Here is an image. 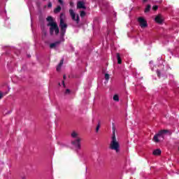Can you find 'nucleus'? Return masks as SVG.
<instances>
[{
	"mask_svg": "<svg viewBox=\"0 0 179 179\" xmlns=\"http://www.w3.org/2000/svg\"><path fill=\"white\" fill-rule=\"evenodd\" d=\"M113 134L111 137L110 143L109 145V149L110 150H115L116 153L120 152V141L117 140V136H115V127L112 128Z\"/></svg>",
	"mask_w": 179,
	"mask_h": 179,
	"instance_id": "f257e3e1",
	"label": "nucleus"
},
{
	"mask_svg": "<svg viewBox=\"0 0 179 179\" xmlns=\"http://www.w3.org/2000/svg\"><path fill=\"white\" fill-rule=\"evenodd\" d=\"M46 20L48 21V27H50V36L54 35V31L56 36H58L59 34V28L58 27V24H57L56 22H54V19H52V17L48 16L46 18Z\"/></svg>",
	"mask_w": 179,
	"mask_h": 179,
	"instance_id": "f03ea898",
	"label": "nucleus"
},
{
	"mask_svg": "<svg viewBox=\"0 0 179 179\" xmlns=\"http://www.w3.org/2000/svg\"><path fill=\"white\" fill-rule=\"evenodd\" d=\"M169 131L167 129L159 131L157 134H156L154 136L152 141L155 142V143H159V142H160V138L164 139V135H166V134H169Z\"/></svg>",
	"mask_w": 179,
	"mask_h": 179,
	"instance_id": "7ed1b4c3",
	"label": "nucleus"
},
{
	"mask_svg": "<svg viewBox=\"0 0 179 179\" xmlns=\"http://www.w3.org/2000/svg\"><path fill=\"white\" fill-rule=\"evenodd\" d=\"M59 27L61 29V36L62 37H64L65 36V33H66V29L68 28V24L65 23V21H64V19H60V24Z\"/></svg>",
	"mask_w": 179,
	"mask_h": 179,
	"instance_id": "20e7f679",
	"label": "nucleus"
},
{
	"mask_svg": "<svg viewBox=\"0 0 179 179\" xmlns=\"http://www.w3.org/2000/svg\"><path fill=\"white\" fill-rule=\"evenodd\" d=\"M70 15L71 16L72 20L76 22L77 24H79V22H80V19L79 18V15H77L75 13L73 9L69 10Z\"/></svg>",
	"mask_w": 179,
	"mask_h": 179,
	"instance_id": "39448f33",
	"label": "nucleus"
},
{
	"mask_svg": "<svg viewBox=\"0 0 179 179\" xmlns=\"http://www.w3.org/2000/svg\"><path fill=\"white\" fill-rule=\"evenodd\" d=\"M137 22H138L139 26L141 27V29H145L148 27V21H146L143 17H139L137 19Z\"/></svg>",
	"mask_w": 179,
	"mask_h": 179,
	"instance_id": "423d86ee",
	"label": "nucleus"
},
{
	"mask_svg": "<svg viewBox=\"0 0 179 179\" xmlns=\"http://www.w3.org/2000/svg\"><path fill=\"white\" fill-rule=\"evenodd\" d=\"M72 145L77 148V149H80V138H77L76 140L71 142Z\"/></svg>",
	"mask_w": 179,
	"mask_h": 179,
	"instance_id": "0eeeda50",
	"label": "nucleus"
},
{
	"mask_svg": "<svg viewBox=\"0 0 179 179\" xmlns=\"http://www.w3.org/2000/svg\"><path fill=\"white\" fill-rule=\"evenodd\" d=\"M77 8L78 9H86V6H85V3H83V1H78L77 3Z\"/></svg>",
	"mask_w": 179,
	"mask_h": 179,
	"instance_id": "6e6552de",
	"label": "nucleus"
},
{
	"mask_svg": "<svg viewBox=\"0 0 179 179\" xmlns=\"http://www.w3.org/2000/svg\"><path fill=\"white\" fill-rule=\"evenodd\" d=\"M155 22L159 24H162V23H163V17L160 15H157L155 17Z\"/></svg>",
	"mask_w": 179,
	"mask_h": 179,
	"instance_id": "1a4fd4ad",
	"label": "nucleus"
},
{
	"mask_svg": "<svg viewBox=\"0 0 179 179\" xmlns=\"http://www.w3.org/2000/svg\"><path fill=\"white\" fill-rule=\"evenodd\" d=\"M59 44H61V41L50 43V48H55L57 45H59Z\"/></svg>",
	"mask_w": 179,
	"mask_h": 179,
	"instance_id": "9d476101",
	"label": "nucleus"
},
{
	"mask_svg": "<svg viewBox=\"0 0 179 179\" xmlns=\"http://www.w3.org/2000/svg\"><path fill=\"white\" fill-rule=\"evenodd\" d=\"M152 154L154 156H160V155H162V150H160V149H157L153 151Z\"/></svg>",
	"mask_w": 179,
	"mask_h": 179,
	"instance_id": "9b49d317",
	"label": "nucleus"
},
{
	"mask_svg": "<svg viewBox=\"0 0 179 179\" xmlns=\"http://www.w3.org/2000/svg\"><path fill=\"white\" fill-rule=\"evenodd\" d=\"M116 57L117 59V64H122V59H121V55H120V53L116 54Z\"/></svg>",
	"mask_w": 179,
	"mask_h": 179,
	"instance_id": "f8f14e48",
	"label": "nucleus"
},
{
	"mask_svg": "<svg viewBox=\"0 0 179 179\" xmlns=\"http://www.w3.org/2000/svg\"><path fill=\"white\" fill-rule=\"evenodd\" d=\"M109 6H110V4L108 3V2H103L101 9H108Z\"/></svg>",
	"mask_w": 179,
	"mask_h": 179,
	"instance_id": "ddd939ff",
	"label": "nucleus"
},
{
	"mask_svg": "<svg viewBox=\"0 0 179 179\" xmlns=\"http://www.w3.org/2000/svg\"><path fill=\"white\" fill-rule=\"evenodd\" d=\"M151 8L152 6H150V4L147 5L145 9L144 10L145 13H148V12H150Z\"/></svg>",
	"mask_w": 179,
	"mask_h": 179,
	"instance_id": "4468645a",
	"label": "nucleus"
},
{
	"mask_svg": "<svg viewBox=\"0 0 179 179\" xmlns=\"http://www.w3.org/2000/svg\"><path fill=\"white\" fill-rule=\"evenodd\" d=\"M61 12V6H58L55 10L54 13H59Z\"/></svg>",
	"mask_w": 179,
	"mask_h": 179,
	"instance_id": "2eb2a0df",
	"label": "nucleus"
},
{
	"mask_svg": "<svg viewBox=\"0 0 179 179\" xmlns=\"http://www.w3.org/2000/svg\"><path fill=\"white\" fill-rule=\"evenodd\" d=\"M113 100L114 101H120V96H118V94H115L113 96Z\"/></svg>",
	"mask_w": 179,
	"mask_h": 179,
	"instance_id": "dca6fc26",
	"label": "nucleus"
},
{
	"mask_svg": "<svg viewBox=\"0 0 179 179\" xmlns=\"http://www.w3.org/2000/svg\"><path fill=\"white\" fill-rule=\"evenodd\" d=\"M105 79L107 82H108V80H110V74L105 73Z\"/></svg>",
	"mask_w": 179,
	"mask_h": 179,
	"instance_id": "f3484780",
	"label": "nucleus"
},
{
	"mask_svg": "<svg viewBox=\"0 0 179 179\" xmlns=\"http://www.w3.org/2000/svg\"><path fill=\"white\" fill-rule=\"evenodd\" d=\"M80 15L81 17H85V16H86V12H85L83 10L81 11Z\"/></svg>",
	"mask_w": 179,
	"mask_h": 179,
	"instance_id": "a211bd4d",
	"label": "nucleus"
},
{
	"mask_svg": "<svg viewBox=\"0 0 179 179\" xmlns=\"http://www.w3.org/2000/svg\"><path fill=\"white\" fill-rule=\"evenodd\" d=\"M71 136L72 138H76V136H78V133H76V131H73L71 134Z\"/></svg>",
	"mask_w": 179,
	"mask_h": 179,
	"instance_id": "6ab92c4d",
	"label": "nucleus"
},
{
	"mask_svg": "<svg viewBox=\"0 0 179 179\" xmlns=\"http://www.w3.org/2000/svg\"><path fill=\"white\" fill-rule=\"evenodd\" d=\"M100 122H99L97 126H96V132H99V130L100 129Z\"/></svg>",
	"mask_w": 179,
	"mask_h": 179,
	"instance_id": "aec40b11",
	"label": "nucleus"
},
{
	"mask_svg": "<svg viewBox=\"0 0 179 179\" xmlns=\"http://www.w3.org/2000/svg\"><path fill=\"white\" fill-rule=\"evenodd\" d=\"M62 65H64V59H62V60H60V62L59 63L58 66H62Z\"/></svg>",
	"mask_w": 179,
	"mask_h": 179,
	"instance_id": "412c9836",
	"label": "nucleus"
},
{
	"mask_svg": "<svg viewBox=\"0 0 179 179\" xmlns=\"http://www.w3.org/2000/svg\"><path fill=\"white\" fill-rule=\"evenodd\" d=\"M42 34L44 37H45V36H47V31H45V29H43L42 31Z\"/></svg>",
	"mask_w": 179,
	"mask_h": 179,
	"instance_id": "4be33fe9",
	"label": "nucleus"
},
{
	"mask_svg": "<svg viewBox=\"0 0 179 179\" xmlns=\"http://www.w3.org/2000/svg\"><path fill=\"white\" fill-rule=\"evenodd\" d=\"M157 75L158 78H160V76H162V73L160 72V70H157Z\"/></svg>",
	"mask_w": 179,
	"mask_h": 179,
	"instance_id": "5701e85b",
	"label": "nucleus"
},
{
	"mask_svg": "<svg viewBox=\"0 0 179 179\" xmlns=\"http://www.w3.org/2000/svg\"><path fill=\"white\" fill-rule=\"evenodd\" d=\"M152 9H153L154 10H157V9H159V6H152Z\"/></svg>",
	"mask_w": 179,
	"mask_h": 179,
	"instance_id": "b1692460",
	"label": "nucleus"
},
{
	"mask_svg": "<svg viewBox=\"0 0 179 179\" xmlns=\"http://www.w3.org/2000/svg\"><path fill=\"white\" fill-rule=\"evenodd\" d=\"M69 93H71V90L66 89V92H65V94H69Z\"/></svg>",
	"mask_w": 179,
	"mask_h": 179,
	"instance_id": "393cba45",
	"label": "nucleus"
},
{
	"mask_svg": "<svg viewBox=\"0 0 179 179\" xmlns=\"http://www.w3.org/2000/svg\"><path fill=\"white\" fill-rule=\"evenodd\" d=\"M61 68H62L61 66L57 65V69H56L57 72H59V71H61Z\"/></svg>",
	"mask_w": 179,
	"mask_h": 179,
	"instance_id": "a878e982",
	"label": "nucleus"
},
{
	"mask_svg": "<svg viewBox=\"0 0 179 179\" xmlns=\"http://www.w3.org/2000/svg\"><path fill=\"white\" fill-rule=\"evenodd\" d=\"M52 6V3L51 2H49L48 4V8H51Z\"/></svg>",
	"mask_w": 179,
	"mask_h": 179,
	"instance_id": "bb28decb",
	"label": "nucleus"
},
{
	"mask_svg": "<svg viewBox=\"0 0 179 179\" xmlns=\"http://www.w3.org/2000/svg\"><path fill=\"white\" fill-rule=\"evenodd\" d=\"M3 97V94L0 92V100Z\"/></svg>",
	"mask_w": 179,
	"mask_h": 179,
	"instance_id": "cd10ccee",
	"label": "nucleus"
},
{
	"mask_svg": "<svg viewBox=\"0 0 179 179\" xmlns=\"http://www.w3.org/2000/svg\"><path fill=\"white\" fill-rule=\"evenodd\" d=\"M59 3H61V5H62V3H64V1H62V0H58Z\"/></svg>",
	"mask_w": 179,
	"mask_h": 179,
	"instance_id": "c85d7f7f",
	"label": "nucleus"
},
{
	"mask_svg": "<svg viewBox=\"0 0 179 179\" xmlns=\"http://www.w3.org/2000/svg\"><path fill=\"white\" fill-rule=\"evenodd\" d=\"M63 79H64V80H65V79H66V75L63 76Z\"/></svg>",
	"mask_w": 179,
	"mask_h": 179,
	"instance_id": "c756f323",
	"label": "nucleus"
},
{
	"mask_svg": "<svg viewBox=\"0 0 179 179\" xmlns=\"http://www.w3.org/2000/svg\"><path fill=\"white\" fill-rule=\"evenodd\" d=\"M62 85H63L64 87H65V81L64 80L62 81Z\"/></svg>",
	"mask_w": 179,
	"mask_h": 179,
	"instance_id": "7c9ffc66",
	"label": "nucleus"
},
{
	"mask_svg": "<svg viewBox=\"0 0 179 179\" xmlns=\"http://www.w3.org/2000/svg\"><path fill=\"white\" fill-rule=\"evenodd\" d=\"M148 2V0H143V3H146Z\"/></svg>",
	"mask_w": 179,
	"mask_h": 179,
	"instance_id": "2f4dec72",
	"label": "nucleus"
},
{
	"mask_svg": "<svg viewBox=\"0 0 179 179\" xmlns=\"http://www.w3.org/2000/svg\"><path fill=\"white\" fill-rule=\"evenodd\" d=\"M70 5H71V6H73V2H71V3H70Z\"/></svg>",
	"mask_w": 179,
	"mask_h": 179,
	"instance_id": "473e14b6",
	"label": "nucleus"
},
{
	"mask_svg": "<svg viewBox=\"0 0 179 179\" xmlns=\"http://www.w3.org/2000/svg\"><path fill=\"white\" fill-rule=\"evenodd\" d=\"M22 179H26V176H23Z\"/></svg>",
	"mask_w": 179,
	"mask_h": 179,
	"instance_id": "72a5a7b5",
	"label": "nucleus"
},
{
	"mask_svg": "<svg viewBox=\"0 0 179 179\" xmlns=\"http://www.w3.org/2000/svg\"><path fill=\"white\" fill-rule=\"evenodd\" d=\"M178 150H179V148H178Z\"/></svg>",
	"mask_w": 179,
	"mask_h": 179,
	"instance_id": "f704fd0d",
	"label": "nucleus"
}]
</instances>
